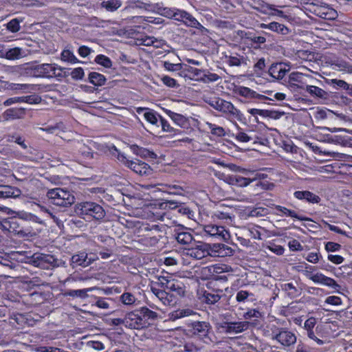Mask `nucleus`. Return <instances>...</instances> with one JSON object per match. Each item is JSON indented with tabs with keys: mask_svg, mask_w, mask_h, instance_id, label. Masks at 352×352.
Returning <instances> with one entry per match:
<instances>
[{
	"mask_svg": "<svg viewBox=\"0 0 352 352\" xmlns=\"http://www.w3.org/2000/svg\"><path fill=\"white\" fill-rule=\"evenodd\" d=\"M177 204L178 203L175 201L155 199V222H164L155 224V246L160 250L165 248L168 242L167 231L171 221L167 210L177 208Z\"/></svg>",
	"mask_w": 352,
	"mask_h": 352,
	"instance_id": "1",
	"label": "nucleus"
},
{
	"mask_svg": "<svg viewBox=\"0 0 352 352\" xmlns=\"http://www.w3.org/2000/svg\"><path fill=\"white\" fill-rule=\"evenodd\" d=\"M159 286L162 289L165 287L173 289L175 285L170 283L167 277L158 276L157 280H155V287ZM176 303L175 297L173 294L168 293L163 289H157L155 287V309L163 310L160 305L164 307L172 306Z\"/></svg>",
	"mask_w": 352,
	"mask_h": 352,
	"instance_id": "2",
	"label": "nucleus"
},
{
	"mask_svg": "<svg viewBox=\"0 0 352 352\" xmlns=\"http://www.w3.org/2000/svg\"><path fill=\"white\" fill-rule=\"evenodd\" d=\"M206 102L229 120L236 119L241 121L243 118V115L240 110L236 108L232 102L223 98L212 97L207 99Z\"/></svg>",
	"mask_w": 352,
	"mask_h": 352,
	"instance_id": "3",
	"label": "nucleus"
},
{
	"mask_svg": "<svg viewBox=\"0 0 352 352\" xmlns=\"http://www.w3.org/2000/svg\"><path fill=\"white\" fill-rule=\"evenodd\" d=\"M76 213L85 220H100L105 216L102 207L92 201H85L77 204L75 206Z\"/></svg>",
	"mask_w": 352,
	"mask_h": 352,
	"instance_id": "4",
	"label": "nucleus"
},
{
	"mask_svg": "<svg viewBox=\"0 0 352 352\" xmlns=\"http://www.w3.org/2000/svg\"><path fill=\"white\" fill-rule=\"evenodd\" d=\"M208 243L197 242L193 246L184 248L181 253V261L184 265H189L192 261L200 260L208 256Z\"/></svg>",
	"mask_w": 352,
	"mask_h": 352,
	"instance_id": "5",
	"label": "nucleus"
},
{
	"mask_svg": "<svg viewBox=\"0 0 352 352\" xmlns=\"http://www.w3.org/2000/svg\"><path fill=\"white\" fill-rule=\"evenodd\" d=\"M153 316L152 311L142 307L139 311H132L126 315L125 327L130 329H142L145 327L146 318H151Z\"/></svg>",
	"mask_w": 352,
	"mask_h": 352,
	"instance_id": "6",
	"label": "nucleus"
},
{
	"mask_svg": "<svg viewBox=\"0 0 352 352\" xmlns=\"http://www.w3.org/2000/svg\"><path fill=\"white\" fill-rule=\"evenodd\" d=\"M47 196L52 204L58 206L68 207L75 201L73 193L65 188H55L49 190Z\"/></svg>",
	"mask_w": 352,
	"mask_h": 352,
	"instance_id": "7",
	"label": "nucleus"
},
{
	"mask_svg": "<svg viewBox=\"0 0 352 352\" xmlns=\"http://www.w3.org/2000/svg\"><path fill=\"white\" fill-rule=\"evenodd\" d=\"M29 69L32 71V75L36 78H53L60 76L62 69L55 64L43 63L39 65H31Z\"/></svg>",
	"mask_w": 352,
	"mask_h": 352,
	"instance_id": "8",
	"label": "nucleus"
},
{
	"mask_svg": "<svg viewBox=\"0 0 352 352\" xmlns=\"http://www.w3.org/2000/svg\"><path fill=\"white\" fill-rule=\"evenodd\" d=\"M314 80L315 78L311 75L293 72L288 76L287 86L292 91H297L300 89L304 90L307 84L311 83Z\"/></svg>",
	"mask_w": 352,
	"mask_h": 352,
	"instance_id": "9",
	"label": "nucleus"
},
{
	"mask_svg": "<svg viewBox=\"0 0 352 352\" xmlns=\"http://www.w3.org/2000/svg\"><path fill=\"white\" fill-rule=\"evenodd\" d=\"M205 236L228 242L230 239V233L225 226L217 223H209L202 226Z\"/></svg>",
	"mask_w": 352,
	"mask_h": 352,
	"instance_id": "10",
	"label": "nucleus"
},
{
	"mask_svg": "<svg viewBox=\"0 0 352 352\" xmlns=\"http://www.w3.org/2000/svg\"><path fill=\"white\" fill-rule=\"evenodd\" d=\"M314 267L311 265L306 266V270L304 271V275L311 280L315 283L324 285L328 287H330L333 289H338L340 286L336 283V281L328 276H324L322 273H316L313 274L311 271L308 270V269H314Z\"/></svg>",
	"mask_w": 352,
	"mask_h": 352,
	"instance_id": "11",
	"label": "nucleus"
},
{
	"mask_svg": "<svg viewBox=\"0 0 352 352\" xmlns=\"http://www.w3.org/2000/svg\"><path fill=\"white\" fill-rule=\"evenodd\" d=\"M114 150L118 153V160L139 175H146L151 171V167L145 162L138 160L132 161L126 159L124 154L120 153L116 147Z\"/></svg>",
	"mask_w": 352,
	"mask_h": 352,
	"instance_id": "12",
	"label": "nucleus"
},
{
	"mask_svg": "<svg viewBox=\"0 0 352 352\" xmlns=\"http://www.w3.org/2000/svg\"><path fill=\"white\" fill-rule=\"evenodd\" d=\"M211 327L208 322L196 321L190 324V331L204 342L208 343L211 340L209 338V333Z\"/></svg>",
	"mask_w": 352,
	"mask_h": 352,
	"instance_id": "13",
	"label": "nucleus"
},
{
	"mask_svg": "<svg viewBox=\"0 0 352 352\" xmlns=\"http://www.w3.org/2000/svg\"><path fill=\"white\" fill-rule=\"evenodd\" d=\"M208 251L209 252L208 256L213 257H226L230 256L234 254V250L223 243H208Z\"/></svg>",
	"mask_w": 352,
	"mask_h": 352,
	"instance_id": "14",
	"label": "nucleus"
},
{
	"mask_svg": "<svg viewBox=\"0 0 352 352\" xmlns=\"http://www.w3.org/2000/svg\"><path fill=\"white\" fill-rule=\"evenodd\" d=\"M273 339L278 342L284 346H290L294 345L297 340L294 333L286 329H280L278 332L273 336Z\"/></svg>",
	"mask_w": 352,
	"mask_h": 352,
	"instance_id": "15",
	"label": "nucleus"
},
{
	"mask_svg": "<svg viewBox=\"0 0 352 352\" xmlns=\"http://www.w3.org/2000/svg\"><path fill=\"white\" fill-rule=\"evenodd\" d=\"M98 259V256L95 254H89L85 252H80L72 256L71 264L73 267L81 266L83 267L91 265L94 261Z\"/></svg>",
	"mask_w": 352,
	"mask_h": 352,
	"instance_id": "16",
	"label": "nucleus"
},
{
	"mask_svg": "<svg viewBox=\"0 0 352 352\" xmlns=\"http://www.w3.org/2000/svg\"><path fill=\"white\" fill-rule=\"evenodd\" d=\"M316 322V318L310 317L304 322L303 327L307 331V337L310 340L314 341L318 345H323L325 343V341L317 336V335H319L318 332V327L316 328V332L314 331Z\"/></svg>",
	"mask_w": 352,
	"mask_h": 352,
	"instance_id": "17",
	"label": "nucleus"
},
{
	"mask_svg": "<svg viewBox=\"0 0 352 352\" xmlns=\"http://www.w3.org/2000/svg\"><path fill=\"white\" fill-rule=\"evenodd\" d=\"M313 12L316 16L327 20H333L338 16L336 10L327 4L314 6Z\"/></svg>",
	"mask_w": 352,
	"mask_h": 352,
	"instance_id": "18",
	"label": "nucleus"
},
{
	"mask_svg": "<svg viewBox=\"0 0 352 352\" xmlns=\"http://www.w3.org/2000/svg\"><path fill=\"white\" fill-rule=\"evenodd\" d=\"M187 12L182 10H170L168 8H162L158 3L155 4V14L164 16L167 18H174V19L183 21L185 14Z\"/></svg>",
	"mask_w": 352,
	"mask_h": 352,
	"instance_id": "19",
	"label": "nucleus"
},
{
	"mask_svg": "<svg viewBox=\"0 0 352 352\" xmlns=\"http://www.w3.org/2000/svg\"><path fill=\"white\" fill-rule=\"evenodd\" d=\"M249 325L247 321L226 322L221 324V328L227 333H239L247 330Z\"/></svg>",
	"mask_w": 352,
	"mask_h": 352,
	"instance_id": "20",
	"label": "nucleus"
},
{
	"mask_svg": "<svg viewBox=\"0 0 352 352\" xmlns=\"http://www.w3.org/2000/svg\"><path fill=\"white\" fill-rule=\"evenodd\" d=\"M225 296L223 291L220 289L205 290L200 294V299L208 305H214L218 302L222 296Z\"/></svg>",
	"mask_w": 352,
	"mask_h": 352,
	"instance_id": "21",
	"label": "nucleus"
},
{
	"mask_svg": "<svg viewBox=\"0 0 352 352\" xmlns=\"http://www.w3.org/2000/svg\"><path fill=\"white\" fill-rule=\"evenodd\" d=\"M41 101V97L36 95H30L26 96L12 97L6 100L3 104L5 107H9L17 103H28L30 104H38Z\"/></svg>",
	"mask_w": 352,
	"mask_h": 352,
	"instance_id": "22",
	"label": "nucleus"
},
{
	"mask_svg": "<svg viewBox=\"0 0 352 352\" xmlns=\"http://www.w3.org/2000/svg\"><path fill=\"white\" fill-rule=\"evenodd\" d=\"M174 235L177 241L181 245H189L194 240L190 230L185 227H179L175 230Z\"/></svg>",
	"mask_w": 352,
	"mask_h": 352,
	"instance_id": "23",
	"label": "nucleus"
},
{
	"mask_svg": "<svg viewBox=\"0 0 352 352\" xmlns=\"http://www.w3.org/2000/svg\"><path fill=\"white\" fill-rule=\"evenodd\" d=\"M234 92L235 94L250 100L256 99L258 100H264L268 99L267 96L258 94L249 87L243 86H239L236 87Z\"/></svg>",
	"mask_w": 352,
	"mask_h": 352,
	"instance_id": "24",
	"label": "nucleus"
},
{
	"mask_svg": "<svg viewBox=\"0 0 352 352\" xmlns=\"http://www.w3.org/2000/svg\"><path fill=\"white\" fill-rule=\"evenodd\" d=\"M54 261L53 256L41 253H35L33 254L31 263L36 267H45L46 264H52Z\"/></svg>",
	"mask_w": 352,
	"mask_h": 352,
	"instance_id": "25",
	"label": "nucleus"
},
{
	"mask_svg": "<svg viewBox=\"0 0 352 352\" xmlns=\"http://www.w3.org/2000/svg\"><path fill=\"white\" fill-rule=\"evenodd\" d=\"M25 114V109L24 108H10L6 110L3 114V118L6 120H13L21 119Z\"/></svg>",
	"mask_w": 352,
	"mask_h": 352,
	"instance_id": "26",
	"label": "nucleus"
},
{
	"mask_svg": "<svg viewBox=\"0 0 352 352\" xmlns=\"http://www.w3.org/2000/svg\"><path fill=\"white\" fill-rule=\"evenodd\" d=\"M289 71L283 63L273 64L269 68V74L275 79H282Z\"/></svg>",
	"mask_w": 352,
	"mask_h": 352,
	"instance_id": "27",
	"label": "nucleus"
},
{
	"mask_svg": "<svg viewBox=\"0 0 352 352\" xmlns=\"http://www.w3.org/2000/svg\"><path fill=\"white\" fill-rule=\"evenodd\" d=\"M294 196L299 200H305L311 204H318L320 201L319 196L308 190L296 191Z\"/></svg>",
	"mask_w": 352,
	"mask_h": 352,
	"instance_id": "28",
	"label": "nucleus"
},
{
	"mask_svg": "<svg viewBox=\"0 0 352 352\" xmlns=\"http://www.w3.org/2000/svg\"><path fill=\"white\" fill-rule=\"evenodd\" d=\"M320 132L316 134L317 139L319 141L324 142H330L331 139V133H327V131H330L331 133H336L339 131H344L345 129L342 128H329V127H321L320 129Z\"/></svg>",
	"mask_w": 352,
	"mask_h": 352,
	"instance_id": "29",
	"label": "nucleus"
},
{
	"mask_svg": "<svg viewBox=\"0 0 352 352\" xmlns=\"http://www.w3.org/2000/svg\"><path fill=\"white\" fill-rule=\"evenodd\" d=\"M197 312L189 307H183L169 314V319L175 320L179 318L196 315Z\"/></svg>",
	"mask_w": 352,
	"mask_h": 352,
	"instance_id": "30",
	"label": "nucleus"
},
{
	"mask_svg": "<svg viewBox=\"0 0 352 352\" xmlns=\"http://www.w3.org/2000/svg\"><path fill=\"white\" fill-rule=\"evenodd\" d=\"M226 62L230 66H241L242 65H247V58L244 56L238 54H231L226 55Z\"/></svg>",
	"mask_w": 352,
	"mask_h": 352,
	"instance_id": "31",
	"label": "nucleus"
},
{
	"mask_svg": "<svg viewBox=\"0 0 352 352\" xmlns=\"http://www.w3.org/2000/svg\"><path fill=\"white\" fill-rule=\"evenodd\" d=\"M236 170L241 173L245 176V177L250 179L251 183L258 179H265L267 177L265 174L260 173L250 169H245L237 167Z\"/></svg>",
	"mask_w": 352,
	"mask_h": 352,
	"instance_id": "32",
	"label": "nucleus"
},
{
	"mask_svg": "<svg viewBox=\"0 0 352 352\" xmlns=\"http://www.w3.org/2000/svg\"><path fill=\"white\" fill-rule=\"evenodd\" d=\"M274 209L276 210V214L279 216H285V217H290L292 218L297 219L298 220H307L308 219L302 217L296 212V211L289 210L285 207L281 206H276L274 207Z\"/></svg>",
	"mask_w": 352,
	"mask_h": 352,
	"instance_id": "33",
	"label": "nucleus"
},
{
	"mask_svg": "<svg viewBox=\"0 0 352 352\" xmlns=\"http://www.w3.org/2000/svg\"><path fill=\"white\" fill-rule=\"evenodd\" d=\"M27 55L25 50L21 47H14L5 52L4 58L8 60H17Z\"/></svg>",
	"mask_w": 352,
	"mask_h": 352,
	"instance_id": "34",
	"label": "nucleus"
},
{
	"mask_svg": "<svg viewBox=\"0 0 352 352\" xmlns=\"http://www.w3.org/2000/svg\"><path fill=\"white\" fill-rule=\"evenodd\" d=\"M351 141V138L349 135L331 133L329 143L345 146L350 144Z\"/></svg>",
	"mask_w": 352,
	"mask_h": 352,
	"instance_id": "35",
	"label": "nucleus"
},
{
	"mask_svg": "<svg viewBox=\"0 0 352 352\" xmlns=\"http://www.w3.org/2000/svg\"><path fill=\"white\" fill-rule=\"evenodd\" d=\"M182 22L187 26L198 29L201 32L207 31V30L188 12L185 14Z\"/></svg>",
	"mask_w": 352,
	"mask_h": 352,
	"instance_id": "36",
	"label": "nucleus"
},
{
	"mask_svg": "<svg viewBox=\"0 0 352 352\" xmlns=\"http://www.w3.org/2000/svg\"><path fill=\"white\" fill-rule=\"evenodd\" d=\"M34 87V85L20 83H10L8 86L9 89L14 91L16 94L31 92Z\"/></svg>",
	"mask_w": 352,
	"mask_h": 352,
	"instance_id": "37",
	"label": "nucleus"
},
{
	"mask_svg": "<svg viewBox=\"0 0 352 352\" xmlns=\"http://www.w3.org/2000/svg\"><path fill=\"white\" fill-rule=\"evenodd\" d=\"M19 191L10 186H0V198H10L17 197Z\"/></svg>",
	"mask_w": 352,
	"mask_h": 352,
	"instance_id": "38",
	"label": "nucleus"
},
{
	"mask_svg": "<svg viewBox=\"0 0 352 352\" xmlns=\"http://www.w3.org/2000/svg\"><path fill=\"white\" fill-rule=\"evenodd\" d=\"M106 80L104 76L100 73L92 72L89 74V82L95 86H102Z\"/></svg>",
	"mask_w": 352,
	"mask_h": 352,
	"instance_id": "39",
	"label": "nucleus"
},
{
	"mask_svg": "<svg viewBox=\"0 0 352 352\" xmlns=\"http://www.w3.org/2000/svg\"><path fill=\"white\" fill-rule=\"evenodd\" d=\"M232 137H234V138L238 142L243 143H246L252 140L254 141V143H256V140H258V138H256L251 135L241 131V129H239L236 133H234Z\"/></svg>",
	"mask_w": 352,
	"mask_h": 352,
	"instance_id": "40",
	"label": "nucleus"
},
{
	"mask_svg": "<svg viewBox=\"0 0 352 352\" xmlns=\"http://www.w3.org/2000/svg\"><path fill=\"white\" fill-rule=\"evenodd\" d=\"M305 90L310 96L317 98H323L326 96V91L314 85H309L307 84V87H305Z\"/></svg>",
	"mask_w": 352,
	"mask_h": 352,
	"instance_id": "41",
	"label": "nucleus"
},
{
	"mask_svg": "<svg viewBox=\"0 0 352 352\" xmlns=\"http://www.w3.org/2000/svg\"><path fill=\"white\" fill-rule=\"evenodd\" d=\"M100 5L107 11L114 12L122 6V2L120 0H107L103 1Z\"/></svg>",
	"mask_w": 352,
	"mask_h": 352,
	"instance_id": "42",
	"label": "nucleus"
},
{
	"mask_svg": "<svg viewBox=\"0 0 352 352\" xmlns=\"http://www.w3.org/2000/svg\"><path fill=\"white\" fill-rule=\"evenodd\" d=\"M212 219L215 221L217 220L224 221L225 222L230 223L232 222V217L228 212L217 210L212 213Z\"/></svg>",
	"mask_w": 352,
	"mask_h": 352,
	"instance_id": "43",
	"label": "nucleus"
},
{
	"mask_svg": "<svg viewBox=\"0 0 352 352\" xmlns=\"http://www.w3.org/2000/svg\"><path fill=\"white\" fill-rule=\"evenodd\" d=\"M94 289V287H89L82 289H71L67 291L65 295L71 297H79L81 298H85L87 297V293L91 292Z\"/></svg>",
	"mask_w": 352,
	"mask_h": 352,
	"instance_id": "44",
	"label": "nucleus"
},
{
	"mask_svg": "<svg viewBox=\"0 0 352 352\" xmlns=\"http://www.w3.org/2000/svg\"><path fill=\"white\" fill-rule=\"evenodd\" d=\"M254 300V294L246 290H239L236 294V300L239 303H244Z\"/></svg>",
	"mask_w": 352,
	"mask_h": 352,
	"instance_id": "45",
	"label": "nucleus"
},
{
	"mask_svg": "<svg viewBox=\"0 0 352 352\" xmlns=\"http://www.w3.org/2000/svg\"><path fill=\"white\" fill-rule=\"evenodd\" d=\"M155 262H157V263L159 265L164 264L165 265L167 266L174 265L177 264L176 260L171 256H167L166 254H162L160 255H157V257L155 256Z\"/></svg>",
	"mask_w": 352,
	"mask_h": 352,
	"instance_id": "46",
	"label": "nucleus"
},
{
	"mask_svg": "<svg viewBox=\"0 0 352 352\" xmlns=\"http://www.w3.org/2000/svg\"><path fill=\"white\" fill-rule=\"evenodd\" d=\"M267 26L269 30L283 35L289 33V29L286 26L277 22L270 23Z\"/></svg>",
	"mask_w": 352,
	"mask_h": 352,
	"instance_id": "47",
	"label": "nucleus"
},
{
	"mask_svg": "<svg viewBox=\"0 0 352 352\" xmlns=\"http://www.w3.org/2000/svg\"><path fill=\"white\" fill-rule=\"evenodd\" d=\"M17 217H19V219H20L21 220L32 221V222L38 223H41L40 218H38L36 215H35L32 213H30V212L21 211L17 213Z\"/></svg>",
	"mask_w": 352,
	"mask_h": 352,
	"instance_id": "48",
	"label": "nucleus"
},
{
	"mask_svg": "<svg viewBox=\"0 0 352 352\" xmlns=\"http://www.w3.org/2000/svg\"><path fill=\"white\" fill-rule=\"evenodd\" d=\"M221 78L220 76L214 73H211L208 70H204L201 78L200 81L204 82V83H210L216 82L218 80H219Z\"/></svg>",
	"mask_w": 352,
	"mask_h": 352,
	"instance_id": "49",
	"label": "nucleus"
},
{
	"mask_svg": "<svg viewBox=\"0 0 352 352\" xmlns=\"http://www.w3.org/2000/svg\"><path fill=\"white\" fill-rule=\"evenodd\" d=\"M232 184H236L240 187H246L251 184V180L245 176L234 175L231 177Z\"/></svg>",
	"mask_w": 352,
	"mask_h": 352,
	"instance_id": "50",
	"label": "nucleus"
},
{
	"mask_svg": "<svg viewBox=\"0 0 352 352\" xmlns=\"http://www.w3.org/2000/svg\"><path fill=\"white\" fill-rule=\"evenodd\" d=\"M61 59L63 61L68 62L71 64H75L80 62L74 53L69 50H64L62 52Z\"/></svg>",
	"mask_w": 352,
	"mask_h": 352,
	"instance_id": "51",
	"label": "nucleus"
},
{
	"mask_svg": "<svg viewBox=\"0 0 352 352\" xmlns=\"http://www.w3.org/2000/svg\"><path fill=\"white\" fill-rule=\"evenodd\" d=\"M22 22L21 19H19L17 18L13 19L11 21H10L8 23H6L5 25L6 26V28L8 31L16 33L19 32L21 29L20 23Z\"/></svg>",
	"mask_w": 352,
	"mask_h": 352,
	"instance_id": "52",
	"label": "nucleus"
},
{
	"mask_svg": "<svg viewBox=\"0 0 352 352\" xmlns=\"http://www.w3.org/2000/svg\"><path fill=\"white\" fill-rule=\"evenodd\" d=\"M206 125L208 126V129L212 135H217L218 137H222L225 135L226 131L223 127L217 126L214 124H212L210 122H206Z\"/></svg>",
	"mask_w": 352,
	"mask_h": 352,
	"instance_id": "53",
	"label": "nucleus"
},
{
	"mask_svg": "<svg viewBox=\"0 0 352 352\" xmlns=\"http://www.w3.org/2000/svg\"><path fill=\"white\" fill-rule=\"evenodd\" d=\"M231 267L226 265L216 264L208 267V271L212 273L221 274L230 272Z\"/></svg>",
	"mask_w": 352,
	"mask_h": 352,
	"instance_id": "54",
	"label": "nucleus"
},
{
	"mask_svg": "<svg viewBox=\"0 0 352 352\" xmlns=\"http://www.w3.org/2000/svg\"><path fill=\"white\" fill-rule=\"evenodd\" d=\"M87 276H83L82 274L78 273H74L70 274L65 280L64 283H71L74 282H84L89 279Z\"/></svg>",
	"mask_w": 352,
	"mask_h": 352,
	"instance_id": "55",
	"label": "nucleus"
},
{
	"mask_svg": "<svg viewBox=\"0 0 352 352\" xmlns=\"http://www.w3.org/2000/svg\"><path fill=\"white\" fill-rule=\"evenodd\" d=\"M8 224L9 226L8 230L10 232L17 234L23 232V230L16 218L10 219V220L8 221Z\"/></svg>",
	"mask_w": 352,
	"mask_h": 352,
	"instance_id": "56",
	"label": "nucleus"
},
{
	"mask_svg": "<svg viewBox=\"0 0 352 352\" xmlns=\"http://www.w3.org/2000/svg\"><path fill=\"white\" fill-rule=\"evenodd\" d=\"M95 62L106 68H110L112 66V62L110 58L102 54L96 56Z\"/></svg>",
	"mask_w": 352,
	"mask_h": 352,
	"instance_id": "57",
	"label": "nucleus"
},
{
	"mask_svg": "<svg viewBox=\"0 0 352 352\" xmlns=\"http://www.w3.org/2000/svg\"><path fill=\"white\" fill-rule=\"evenodd\" d=\"M260 227L256 226H251L247 228L246 231L248 232V235L254 239H261V234L259 231Z\"/></svg>",
	"mask_w": 352,
	"mask_h": 352,
	"instance_id": "58",
	"label": "nucleus"
},
{
	"mask_svg": "<svg viewBox=\"0 0 352 352\" xmlns=\"http://www.w3.org/2000/svg\"><path fill=\"white\" fill-rule=\"evenodd\" d=\"M122 302L126 305H131L135 303V297L129 292H124L120 296Z\"/></svg>",
	"mask_w": 352,
	"mask_h": 352,
	"instance_id": "59",
	"label": "nucleus"
},
{
	"mask_svg": "<svg viewBox=\"0 0 352 352\" xmlns=\"http://www.w3.org/2000/svg\"><path fill=\"white\" fill-rule=\"evenodd\" d=\"M160 122L162 124V127L163 131H169V132H173V135H180L182 133V131L179 129H175L173 127H171L169 124V123L163 119L161 116H160Z\"/></svg>",
	"mask_w": 352,
	"mask_h": 352,
	"instance_id": "60",
	"label": "nucleus"
},
{
	"mask_svg": "<svg viewBox=\"0 0 352 352\" xmlns=\"http://www.w3.org/2000/svg\"><path fill=\"white\" fill-rule=\"evenodd\" d=\"M161 80L162 81L164 85L170 88H175L179 86L175 79L168 76H162L161 77Z\"/></svg>",
	"mask_w": 352,
	"mask_h": 352,
	"instance_id": "61",
	"label": "nucleus"
},
{
	"mask_svg": "<svg viewBox=\"0 0 352 352\" xmlns=\"http://www.w3.org/2000/svg\"><path fill=\"white\" fill-rule=\"evenodd\" d=\"M188 72L190 74V78H195V80L200 81L204 70L189 67L188 68Z\"/></svg>",
	"mask_w": 352,
	"mask_h": 352,
	"instance_id": "62",
	"label": "nucleus"
},
{
	"mask_svg": "<svg viewBox=\"0 0 352 352\" xmlns=\"http://www.w3.org/2000/svg\"><path fill=\"white\" fill-rule=\"evenodd\" d=\"M160 63L164 67L166 70L168 72H177L182 69V65L173 64L168 61H160Z\"/></svg>",
	"mask_w": 352,
	"mask_h": 352,
	"instance_id": "63",
	"label": "nucleus"
},
{
	"mask_svg": "<svg viewBox=\"0 0 352 352\" xmlns=\"http://www.w3.org/2000/svg\"><path fill=\"white\" fill-rule=\"evenodd\" d=\"M261 317V312L256 309H250L243 314V318L245 320H250L252 318H259Z\"/></svg>",
	"mask_w": 352,
	"mask_h": 352,
	"instance_id": "64",
	"label": "nucleus"
}]
</instances>
